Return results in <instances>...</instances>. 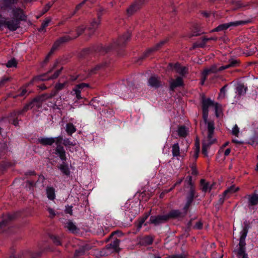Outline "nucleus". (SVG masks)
Segmentation results:
<instances>
[{"label":"nucleus","instance_id":"obj_1","mask_svg":"<svg viewBox=\"0 0 258 258\" xmlns=\"http://www.w3.org/2000/svg\"><path fill=\"white\" fill-rule=\"evenodd\" d=\"M207 130V137L204 140L202 146V153L206 157H208V150L210 146L216 141L215 139L212 138L214 131V125L213 122L208 123Z\"/></svg>","mask_w":258,"mask_h":258},{"label":"nucleus","instance_id":"obj_2","mask_svg":"<svg viewBox=\"0 0 258 258\" xmlns=\"http://www.w3.org/2000/svg\"><path fill=\"white\" fill-rule=\"evenodd\" d=\"M214 101L211 100L209 98H205L204 96L202 97V106L203 110V117L204 121V123L208 128V123L211 121H208L209 108L212 107L213 105Z\"/></svg>","mask_w":258,"mask_h":258},{"label":"nucleus","instance_id":"obj_3","mask_svg":"<svg viewBox=\"0 0 258 258\" xmlns=\"http://www.w3.org/2000/svg\"><path fill=\"white\" fill-rule=\"evenodd\" d=\"M125 214L128 216L135 217L139 213V204L138 202L126 203L124 206Z\"/></svg>","mask_w":258,"mask_h":258},{"label":"nucleus","instance_id":"obj_4","mask_svg":"<svg viewBox=\"0 0 258 258\" xmlns=\"http://www.w3.org/2000/svg\"><path fill=\"white\" fill-rule=\"evenodd\" d=\"M4 10L7 12L9 16L12 19L20 20L23 15V10L20 8H5Z\"/></svg>","mask_w":258,"mask_h":258},{"label":"nucleus","instance_id":"obj_5","mask_svg":"<svg viewBox=\"0 0 258 258\" xmlns=\"http://www.w3.org/2000/svg\"><path fill=\"white\" fill-rule=\"evenodd\" d=\"M62 140V138L60 136L54 138H41L38 140L41 144L45 146L52 145L53 143L57 145L61 143Z\"/></svg>","mask_w":258,"mask_h":258},{"label":"nucleus","instance_id":"obj_6","mask_svg":"<svg viewBox=\"0 0 258 258\" xmlns=\"http://www.w3.org/2000/svg\"><path fill=\"white\" fill-rule=\"evenodd\" d=\"M20 20L13 19L11 20L6 21L0 18V25L6 26L10 30L15 31L19 27Z\"/></svg>","mask_w":258,"mask_h":258},{"label":"nucleus","instance_id":"obj_7","mask_svg":"<svg viewBox=\"0 0 258 258\" xmlns=\"http://www.w3.org/2000/svg\"><path fill=\"white\" fill-rule=\"evenodd\" d=\"M89 85L86 83H81L76 85L74 88L73 89L72 91L71 92V95H75L76 98V100L75 101V102H76L78 100H80L82 98L81 96V92L83 90L85 87H88Z\"/></svg>","mask_w":258,"mask_h":258},{"label":"nucleus","instance_id":"obj_8","mask_svg":"<svg viewBox=\"0 0 258 258\" xmlns=\"http://www.w3.org/2000/svg\"><path fill=\"white\" fill-rule=\"evenodd\" d=\"M143 4V1L142 0L136 2L127 9V14L130 15H133L141 8Z\"/></svg>","mask_w":258,"mask_h":258},{"label":"nucleus","instance_id":"obj_9","mask_svg":"<svg viewBox=\"0 0 258 258\" xmlns=\"http://www.w3.org/2000/svg\"><path fill=\"white\" fill-rule=\"evenodd\" d=\"M62 69V68H61L60 69L55 71V73H54V74L49 78H45V75H40L39 76L35 77L33 79V81H46V80H49L50 79H55L57 78L59 76Z\"/></svg>","mask_w":258,"mask_h":258},{"label":"nucleus","instance_id":"obj_10","mask_svg":"<svg viewBox=\"0 0 258 258\" xmlns=\"http://www.w3.org/2000/svg\"><path fill=\"white\" fill-rule=\"evenodd\" d=\"M168 219L169 216L166 215L151 216L150 219V221L151 223L157 225L166 221Z\"/></svg>","mask_w":258,"mask_h":258},{"label":"nucleus","instance_id":"obj_11","mask_svg":"<svg viewBox=\"0 0 258 258\" xmlns=\"http://www.w3.org/2000/svg\"><path fill=\"white\" fill-rule=\"evenodd\" d=\"M100 15L98 14V19H93L90 22L88 30L93 34L98 28L100 24Z\"/></svg>","mask_w":258,"mask_h":258},{"label":"nucleus","instance_id":"obj_12","mask_svg":"<svg viewBox=\"0 0 258 258\" xmlns=\"http://www.w3.org/2000/svg\"><path fill=\"white\" fill-rule=\"evenodd\" d=\"M170 67L180 75H184L187 73L188 69L185 67H181L179 63L170 64Z\"/></svg>","mask_w":258,"mask_h":258},{"label":"nucleus","instance_id":"obj_13","mask_svg":"<svg viewBox=\"0 0 258 258\" xmlns=\"http://www.w3.org/2000/svg\"><path fill=\"white\" fill-rule=\"evenodd\" d=\"M242 23L241 22H230L226 24H223L219 25L218 27L215 28L214 29L212 30L213 32L214 31H220L221 30H226L230 26H237L240 24H241Z\"/></svg>","mask_w":258,"mask_h":258},{"label":"nucleus","instance_id":"obj_14","mask_svg":"<svg viewBox=\"0 0 258 258\" xmlns=\"http://www.w3.org/2000/svg\"><path fill=\"white\" fill-rule=\"evenodd\" d=\"M219 68L218 69L217 68L216 65H213L212 66L209 68H207L205 69L203 72V75L204 76V78L202 82V84H203L206 79V76L210 73H216L217 72H219Z\"/></svg>","mask_w":258,"mask_h":258},{"label":"nucleus","instance_id":"obj_15","mask_svg":"<svg viewBox=\"0 0 258 258\" xmlns=\"http://www.w3.org/2000/svg\"><path fill=\"white\" fill-rule=\"evenodd\" d=\"M70 40L69 37H62L57 40L53 44L50 51L49 52L48 55L46 57V59H48L49 56L53 53V51L55 50L59 46L60 44L64 41H68Z\"/></svg>","mask_w":258,"mask_h":258},{"label":"nucleus","instance_id":"obj_16","mask_svg":"<svg viewBox=\"0 0 258 258\" xmlns=\"http://www.w3.org/2000/svg\"><path fill=\"white\" fill-rule=\"evenodd\" d=\"M148 84L150 87L155 88L159 87L162 85L159 78L156 76L152 77L149 79Z\"/></svg>","mask_w":258,"mask_h":258},{"label":"nucleus","instance_id":"obj_17","mask_svg":"<svg viewBox=\"0 0 258 258\" xmlns=\"http://www.w3.org/2000/svg\"><path fill=\"white\" fill-rule=\"evenodd\" d=\"M120 241L118 239L114 240L113 242L106 246V248L111 252L118 251L119 250Z\"/></svg>","mask_w":258,"mask_h":258},{"label":"nucleus","instance_id":"obj_18","mask_svg":"<svg viewBox=\"0 0 258 258\" xmlns=\"http://www.w3.org/2000/svg\"><path fill=\"white\" fill-rule=\"evenodd\" d=\"M55 154L57 155L62 161L66 160V152L63 147L60 146V144L57 145Z\"/></svg>","mask_w":258,"mask_h":258},{"label":"nucleus","instance_id":"obj_19","mask_svg":"<svg viewBox=\"0 0 258 258\" xmlns=\"http://www.w3.org/2000/svg\"><path fill=\"white\" fill-rule=\"evenodd\" d=\"M170 88L173 90L174 88L181 86L183 85L182 79L180 77H178L175 80L171 79L170 81Z\"/></svg>","mask_w":258,"mask_h":258},{"label":"nucleus","instance_id":"obj_20","mask_svg":"<svg viewBox=\"0 0 258 258\" xmlns=\"http://www.w3.org/2000/svg\"><path fill=\"white\" fill-rule=\"evenodd\" d=\"M213 184L206 182L204 179L201 180V185L202 190L204 192H209L212 189Z\"/></svg>","mask_w":258,"mask_h":258},{"label":"nucleus","instance_id":"obj_21","mask_svg":"<svg viewBox=\"0 0 258 258\" xmlns=\"http://www.w3.org/2000/svg\"><path fill=\"white\" fill-rule=\"evenodd\" d=\"M238 64V61L236 59H231L229 60V62L228 64L225 65L223 66H221L219 68V71H221L225 69H227L231 67H234L237 66Z\"/></svg>","mask_w":258,"mask_h":258},{"label":"nucleus","instance_id":"obj_22","mask_svg":"<svg viewBox=\"0 0 258 258\" xmlns=\"http://www.w3.org/2000/svg\"><path fill=\"white\" fill-rule=\"evenodd\" d=\"M248 204L251 206L258 204V195H249L248 197Z\"/></svg>","mask_w":258,"mask_h":258},{"label":"nucleus","instance_id":"obj_23","mask_svg":"<svg viewBox=\"0 0 258 258\" xmlns=\"http://www.w3.org/2000/svg\"><path fill=\"white\" fill-rule=\"evenodd\" d=\"M247 91V87L243 85H238L236 88V93L239 95H242L246 93Z\"/></svg>","mask_w":258,"mask_h":258},{"label":"nucleus","instance_id":"obj_24","mask_svg":"<svg viewBox=\"0 0 258 258\" xmlns=\"http://www.w3.org/2000/svg\"><path fill=\"white\" fill-rule=\"evenodd\" d=\"M168 41V39H166L165 40L161 41L160 42L157 43L155 46L152 48L149 49L147 51L148 53H150L151 52L154 51L159 48H160L162 46L165 44Z\"/></svg>","mask_w":258,"mask_h":258},{"label":"nucleus","instance_id":"obj_25","mask_svg":"<svg viewBox=\"0 0 258 258\" xmlns=\"http://www.w3.org/2000/svg\"><path fill=\"white\" fill-rule=\"evenodd\" d=\"M46 195L47 198L51 200H53L55 198V190L53 187H48L46 188Z\"/></svg>","mask_w":258,"mask_h":258},{"label":"nucleus","instance_id":"obj_26","mask_svg":"<svg viewBox=\"0 0 258 258\" xmlns=\"http://www.w3.org/2000/svg\"><path fill=\"white\" fill-rule=\"evenodd\" d=\"M172 153L173 157H178L180 155V148L178 143L172 146Z\"/></svg>","mask_w":258,"mask_h":258},{"label":"nucleus","instance_id":"obj_27","mask_svg":"<svg viewBox=\"0 0 258 258\" xmlns=\"http://www.w3.org/2000/svg\"><path fill=\"white\" fill-rule=\"evenodd\" d=\"M65 227L73 233L76 232L78 230L76 226L72 221L68 222Z\"/></svg>","mask_w":258,"mask_h":258},{"label":"nucleus","instance_id":"obj_28","mask_svg":"<svg viewBox=\"0 0 258 258\" xmlns=\"http://www.w3.org/2000/svg\"><path fill=\"white\" fill-rule=\"evenodd\" d=\"M239 188L238 187H236L234 185H232L229 187L226 190H225L223 192L224 196H226L227 194H232L234 193L238 190H239Z\"/></svg>","mask_w":258,"mask_h":258},{"label":"nucleus","instance_id":"obj_29","mask_svg":"<svg viewBox=\"0 0 258 258\" xmlns=\"http://www.w3.org/2000/svg\"><path fill=\"white\" fill-rule=\"evenodd\" d=\"M66 130L69 135H72L76 131V128L72 123H68L66 125Z\"/></svg>","mask_w":258,"mask_h":258},{"label":"nucleus","instance_id":"obj_30","mask_svg":"<svg viewBox=\"0 0 258 258\" xmlns=\"http://www.w3.org/2000/svg\"><path fill=\"white\" fill-rule=\"evenodd\" d=\"M200 150V146L199 142H196L195 143V150L192 156L195 159H197L199 156V153Z\"/></svg>","mask_w":258,"mask_h":258},{"label":"nucleus","instance_id":"obj_31","mask_svg":"<svg viewBox=\"0 0 258 258\" xmlns=\"http://www.w3.org/2000/svg\"><path fill=\"white\" fill-rule=\"evenodd\" d=\"M85 29H86L85 26H84L83 25H81L79 26L76 30L77 35L75 37H69V39L71 40L72 39H74V38H76L77 37L79 36V35L82 34L84 32Z\"/></svg>","mask_w":258,"mask_h":258},{"label":"nucleus","instance_id":"obj_32","mask_svg":"<svg viewBox=\"0 0 258 258\" xmlns=\"http://www.w3.org/2000/svg\"><path fill=\"white\" fill-rule=\"evenodd\" d=\"M234 253V255L233 256V258H234L235 255L238 258H240L245 254L244 248L242 247H240L238 250H235Z\"/></svg>","mask_w":258,"mask_h":258},{"label":"nucleus","instance_id":"obj_33","mask_svg":"<svg viewBox=\"0 0 258 258\" xmlns=\"http://www.w3.org/2000/svg\"><path fill=\"white\" fill-rule=\"evenodd\" d=\"M240 237L239 238V244H241L244 241L245 239L247 236V230L246 228H244L242 229V230L240 232Z\"/></svg>","mask_w":258,"mask_h":258},{"label":"nucleus","instance_id":"obj_34","mask_svg":"<svg viewBox=\"0 0 258 258\" xmlns=\"http://www.w3.org/2000/svg\"><path fill=\"white\" fill-rule=\"evenodd\" d=\"M58 168L63 174L66 175H69L70 170L68 165L64 164H61L58 166Z\"/></svg>","mask_w":258,"mask_h":258},{"label":"nucleus","instance_id":"obj_35","mask_svg":"<svg viewBox=\"0 0 258 258\" xmlns=\"http://www.w3.org/2000/svg\"><path fill=\"white\" fill-rule=\"evenodd\" d=\"M187 134V130L184 126L178 128V134L180 137H185Z\"/></svg>","mask_w":258,"mask_h":258},{"label":"nucleus","instance_id":"obj_36","mask_svg":"<svg viewBox=\"0 0 258 258\" xmlns=\"http://www.w3.org/2000/svg\"><path fill=\"white\" fill-rule=\"evenodd\" d=\"M17 64V62L15 58H13L8 61L6 64V66L8 68L16 67Z\"/></svg>","mask_w":258,"mask_h":258},{"label":"nucleus","instance_id":"obj_37","mask_svg":"<svg viewBox=\"0 0 258 258\" xmlns=\"http://www.w3.org/2000/svg\"><path fill=\"white\" fill-rule=\"evenodd\" d=\"M181 213L179 212V210H174L170 212V213L169 215H167V216H169V218L170 217L172 218H176L180 216Z\"/></svg>","mask_w":258,"mask_h":258},{"label":"nucleus","instance_id":"obj_38","mask_svg":"<svg viewBox=\"0 0 258 258\" xmlns=\"http://www.w3.org/2000/svg\"><path fill=\"white\" fill-rule=\"evenodd\" d=\"M217 39V38L216 37H210V38L204 37L202 39V40H203L204 43L203 44H198V46H199V47H203L205 45V43L207 41H209V40H216Z\"/></svg>","mask_w":258,"mask_h":258},{"label":"nucleus","instance_id":"obj_39","mask_svg":"<svg viewBox=\"0 0 258 258\" xmlns=\"http://www.w3.org/2000/svg\"><path fill=\"white\" fill-rule=\"evenodd\" d=\"M212 107L214 109V111L215 112L216 115L217 116H218V112L221 110V106L220 105L217 103L214 102L213 105H212Z\"/></svg>","mask_w":258,"mask_h":258},{"label":"nucleus","instance_id":"obj_40","mask_svg":"<svg viewBox=\"0 0 258 258\" xmlns=\"http://www.w3.org/2000/svg\"><path fill=\"white\" fill-rule=\"evenodd\" d=\"M53 3H48L44 7L41 16L46 13L52 6Z\"/></svg>","mask_w":258,"mask_h":258},{"label":"nucleus","instance_id":"obj_41","mask_svg":"<svg viewBox=\"0 0 258 258\" xmlns=\"http://www.w3.org/2000/svg\"><path fill=\"white\" fill-rule=\"evenodd\" d=\"M63 144L65 146H75L76 145L75 143H73L71 142L69 139H65L63 140Z\"/></svg>","mask_w":258,"mask_h":258},{"label":"nucleus","instance_id":"obj_42","mask_svg":"<svg viewBox=\"0 0 258 258\" xmlns=\"http://www.w3.org/2000/svg\"><path fill=\"white\" fill-rule=\"evenodd\" d=\"M84 4V2H82L81 3L77 5L75 8V10L73 12L72 14V16H74L75 15V14L77 13V12L80 10V9L83 6V5Z\"/></svg>","mask_w":258,"mask_h":258},{"label":"nucleus","instance_id":"obj_43","mask_svg":"<svg viewBox=\"0 0 258 258\" xmlns=\"http://www.w3.org/2000/svg\"><path fill=\"white\" fill-rule=\"evenodd\" d=\"M130 38V34L129 33H127L120 38V42H125L128 40Z\"/></svg>","mask_w":258,"mask_h":258},{"label":"nucleus","instance_id":"obj_44","mask_svg":"<svg viewBox=\"0 0 258 258\" xmlns=\"http://www.w3.org/2000/svg\"><path fill=\"white\" fill-rule=\"evenodd\" d=\"M130 38V34L129 33H127L120 38V42H125L128 40Z\"/></svg>","mask_w":258,"mask_h":258},{"label":"nucleus","instance_id":"obj_45","mask_svg":"<svg viewBox=\"0 0 258 258\" xmlns=\"http://www.w3.org/2000/svg\"><path fill=\"white\" fill-rule=\"evenodd\" d=\"M239 132V128H238V126L237 125H235L232 130V134L237 137L238 135Z\"/></svg>","mask_w":258,"mask_h":258},{"label":"nucleus","instance_id":"obj_46","mask_svg":"<svg viewBox=\"0 0 258 258\" xmlns=\"http://www.w3.org/2000/svg\"><path fill=\"white\" fill-rule=\"evenodd\" d=\"M66 84H67V82H64L63 83H57L55 85V87L56 89H57L58 90H60L62 89L65 87Z\"/></svg>","mask_w":258,"mask_h":258},{"label":"nucleus","instance_id":"obj_47","mask_svg":"<svg viewBox=\"0 0 258 258\" xmlns=\"http://www.w3.org/2000/svg\"><path fill=\"white\" fill-rule=\"evenodd\" d=\"M51 21V19L50 18H47L45 19V20L42 23L43 27H45V28L46 27H47L48 26L49 24L50 23Z\"/></svg>","mask_w":258,"mask_h":258},{"label":"nucleus","instance_id":"obj_48","mask_svg":"<svg viewBox=\"0 0 258 258\" xmlns=\"http://www.w3.org/2000/svg\"><path fill=\"white\" fill-rule=\"evenodd\" d=\"M73 207L72 206H68L66 207L65 211L67 213L70 214L71 215H73Z\"/></svg>","mask_w":258,"mask_h":258},{"label":"nucleus","instance_id":"obj_49","mask_svg":"<svg viewBox=\"0 0 258 258\" xmlns=\"http://www.w3.org/2000/svg\"><path fill=\"white\" fill-rule=\"evenodd\" d=\"M53 242L56 244V245H60L61 244V243H60V241H59V239L56 237V236H53L51 237Z\"/></svg>","mask_w":258,"mask_h":258},{"label":"nucleus","instance_id":"obj_50","mask_svg":"<svg viewBox=\"0 0 258 258\" xmlns=\"http://www.w3.org/2000/svg\"><path fill=\"white\" fill-rule=\"evenodd\" d=\"M193 197H194V191L192 189H191V197H190V200L188 201V203L185 207V209H187L188 208L189 204H190V203L191 202V201L192 200Z\"/></svg>","mask_w":258,"mask_h":258},{"label":"nucleus","instance_id":"obj_51","mask_svg":"<svg viewBox=\"0 0 258 258\" xmlns=\"http://www.w3.org/2000/svg\"><path fill=\"white\" fill-rule=\"evenodd\" d=\"M203 227V224L201 221H199L197 222V223L194 226V228L197 229H201Z\"/></svg>","mask_w":258,"mask_h":258},{"label":"nucleus","instance_id":"obj_52","mask_svg":"<svg viewBox=\"0 0 258 258\" xmlns=\"http://www.w3.org/2000/svg\"><path fill=\"white\" fill-rule=\"evenodd\" d=\"M48 211L49 212V213L50 214V216L51 217V218H53L55 216V213L54 212V210L50 208H49L48 209Z\"/></svg>","mask_w":258,"mask_h":258},{"label":"nucleus","instance_id":"obj_53","mask_svg":"<svg viewBox=\"0 0 258 258\" xmlns=\"http://www.w3.org/2000/svg\"><path fill=\"white\" fill-rule=\"evenodd\" d=\"M148 215L146 216L145 218H144L143 219H142L139 223V227H141L143 223L145 222V220L147 219L148 217Z\"/></svg>","mask_w":258,"mask_h":258},{"label":"nucleus","instance_id":"obj_54","mask_svg":"<svg viewBox=\"0 0 258 258\" xmlns=\"http://www.w3.org/2000/svg\"><path fill=\"white\" fill-rule=\"evenodd\" d=\"M146 239H147L146 241L148 243V244H150L153 242V239L152 237H148L146 238Z\"/></svg>","mask_w":258,"mask_h":258},{"label":"nucleus","instance_id":"obj_55","mask_svg":"<svg viewBox=\"0 0 258 258\" xmlns=\"http://www.w3.org/2000/svg\"><path fill=\"white\" fill-rule=\"evenodd\" d=\"M39 32H46L45 27H43V25H41V27L39 29Z\"/></svg>","mask_w":258,"mask_h":258},{"label":"nucleus","instance_id":"obj_56","mask_svg":"<svg viewBox=\"0 0 258 258\" xmlns=\"http://www.w3.org/2000/svg\"><path fill=\"white\" fill-rule=\"evenodd\" d=\"M230 152V149L229 148L227 149L224 152V155L225 156H228Z\"/></svg>","mask_w":258,"mask_h":258},{"label":"nucleus","instance_id":"obj_57","mask_svg":"<svg viewBox=\"0 0 258 258\" xmlns=\"http://www.w3.org/2000/svg\"><path fill=\"white\" fill-rule=\"evenodd\" d=\"M31 106H32V103H30V104H28V105H26V106L24 107V109L25 110H26H26H28L30 107H31Z\"/></svg>","mask_w":258,"mask_h":258},{"label":"nucleus","instance_id":"obj_58","mask_svg":"<svg viewBox=\"0 0 258 258\" xmlns=\"http://www.w3.org/2000/svg\"><path fill=\"white\" fill-rule=\"evenodd\" d=\"M226 196H224V195L223 194V195L222 196V197H221L220 198V203L221 204H222L224 202V197H225Z\"/></svg>","mask_w":258,"mask_h":258},{"label":"nucleus","instance_id":"obj_59","mask_svg":"<svg viewBox=\"0 0 258 258\" xmlns=\"http://www.w3.org/2000/svg\"><path fill=\"white\" fill-rule=\"evenodd\" d=\"M232 142L236 144H241L243 143L242 141H238L236 139L232 140Z\"/></svg>","mask_w":258,"mask_h":258},{"label":"nucleus","instance_id":"obj_60","mask_svg":"<svg viewBox=\"0 0 258 258\" xmlns=\"http://www.w3.org/2000/svg\"><path fill=\"white\" fill-rule=\"evenodd\" d=\"M26 92V90H23L22 92L20 93V95L23 96L25 94Z\"/></svg>","mask_w":258,"mask_h":258},{"label":"nucleus","instance_id":"obj_61","mask_svg":"<svg viewBox=\"0 0 258 258\" xmlns=\"http://www.w3.org/2000/svg\"><path fill=\"white\" fill-rule=\"evenodd\" d=\"M192 173L194 175H197V171H196V169H193Z\"/></svg>","mask_w":258,"mask_h":258},{"label":"nucleus","instance_id":"obj_62","mask_svg":"<svg viewBox=\"0 0 258 258\" xmlns=\"http://www.w3.org/2000/svg\"><path fill=\"white\" fill-rule=\"evenodd\" d=\"M56 65H57V62H56V63L54 64V66H53V68H52V69H51V70L49 71V73H50V72H51V71H52V70L53 69H54L56 67Z\"/></svg>","mask_w":258,"mask_h":258},{"label":"nucleus","instance_id":"obj_63","mask_svg":"<svg viewBox=\"0 0 258 258\" xmlns=\"http://www.w3.org/2000/svg\"><path fill=\"white\" fill-rule=\"evenodd\" d=\"M228 144H229V142H227L225 143L223 145L222 147H223V148L225 147L226 146H227L228 145Z\"/></svg>","mask_w":258,"mask_h":258},{"label":"nucleus","instance_id":"obj_64","mask_svg":"<svg viewBox=\"0 0 258 258\" xmlns=\"http://www.w3.org/2000/svg\"><path fill=\"white\" fill-rule=\"evenodd\" d=\"M240 258H248L247 254H244L243 256H242Z\"/></svg>","mask_w":258,"mask_h":258}]
</instances>
